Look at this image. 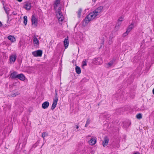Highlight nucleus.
Masks as SVG:
<instances>
[{
  "mask_svg": "<svg viewBox=\"0 0 154 154\" xmlns=\"http://www.w3.org/2000/svg\"><path fill=\"white\" fill-rule=\"evenodd\" d=\"M115 62V60H111L107 64L108 67H109L112 66L113 65Z\"/></svg>",
  "mask_w": 154,
  "mask_h": 154,
  "instance_id": "20",
  "label": "nucleus"
},
{
  "mask_svg": "<svg viewBox=\"0 0 154 154\" xmlns=\"http://www.w3.org/2000/svg\"><path fill=\"white\" fill-rule=\"evenodd\" d=\"M33 41L34 44L36 46L38 45L39 42L35 35L33 37Z\"/></svg>",
  "mask_w": 154,
  "mask_h": 154,
  "instance_id": "10",
  "label": "nucleus"
},
{
  "mask_svg": "<svg viewBox=\"0 0 154 154\" xmlns=\"http://www.w3.org/2000/svg\"><path fill=\"white\" fill-rule=\"evenodd\" d=\"M32 25H34L35 26H36L37 24V19L35 18L34 15L32 16Z\"/></svg>",
  "mask_w": 154,
  "mask_h": 154,
  "instance_id": "6",
  "label": "nucleus"
},
{
  "mask_svg": "<svg viewBox=\"0 0 154 154\" xmlns=\"http://www.w3.org/2000/svg\"><path fill=\"white\" fill-rule=\"evenodd\" d=\"M90 120L89 119H87L86 122V124L85 125V127H87L88 125L90 124Z\"/></svg>",
  "mask_w": 154,
  "mask_h": 154,
  "instance_id": "27",
  "label": "nucleus"
},
{
  "mask_svg": "<svg viewBox=\"0 0 154 154\" xmlns=\"http://www.w3.org/2000/svg\"><path fill=\"white\" fill-rule=\"evenodd\" d=\"M97 16L94 11L91 12L85 18L83 23H85L86 24H88L90 21L95 18Z\"/></svg>",
  "mask_w": 154,
  "mask_h": 154,
  "instance_id": "1",
  "label": "nucleus"
},
{
  "mask_svg": "<svg viewBox=\"0 0 154 154\" xmlns=\"http://www.w3.org/2000/svg\"><path fill=\"white\" fill-rule=\"evenodd\" d=\"M31 4L28 2H26L24 5V8L27 10H30L31 9Z\"/></svg>",
  "mask_w": 154,
  "mask_h": 154,
  "instance_id": "7",
  "label": "nucleus"
},
{
  "mask_svg": "<svg viewBox=\"0 0 154 154\" xmlns=\"http://www.w3.org/2000/svg\"><path fill=\"white\" fill-rule=\"evenodd\" d=\"M32 55L35 57H41L42 54V51L41 50H38L32 52Z\"/></svg>",
  "mask_w": 154,
  "mask_h": 154,
  "instance_id": "3",
  "label": "nucleus"
},
{
  "mask_svg": "<svg viewBox=\"0 0 154 154\" xmlns=\"http://www.w3.org/2000/svg\"><path fill=\"white\" fill-rule=\"evenodd\" d=\"M96 0H92V1H94V2H95L96 1Z\"/></svg>",
  "mask_w": 154,
  "mask_h": 154,
  "instance_id": "37",
  "label": "nucleus"
},
{
  "mask_svg": "<svg viewBox=\"0 0 154 154\" xmlns=\"http://www.w3.org/2000/svg\"><path fill=\"white\" fill-rule=\"evenodd\" d=\"M129 32H128L127 30L123 34V36L124 37L126 36L128 34Z\"/></svg>",
  "mask_w": 154,
  "mask_h": 154,
  "instance_id": "28",
  "label": "nucleus"
},
{
  "mask_svg": "<svg viewBox=\"0 0 154 154\" xmlns=\"http://www.w3.org/2000/svg\"><path fill=\"white\" fill-rule=\"evenodd\" d=\"M17 58V56L15 55H12L10 56V60L11 62H14Z\"/></svg>",
  "mask_w": 154,
  "mask_h": 154,
  "instance_id": "16",
  "label": "nucleus"
},
{
  "mask_svg": "<svg viewBox=\"0 0 154 154\" xmlns=\"http://www.w3.org/2000/svg\"><path fill=\"white\" fill-rule=\"evenodd\" d=\"M109 141V139L107 137H105L104 138L103 141V146L105 147L107 146Z\"/></svg>",
  "mask_w": 154,
  "mask_h": 154,
  "instance_id": "8",
  "label": "nucleus"
},
{
  "mask_svg": "<svg viewBox=\"0 0 154 154\" xmlns=\"http://www.w3.org/2000/svg\"><path fill=\"white\" fill-rule=\"evenodd\" d=\"M87 65V62L85 60L83 61L82 62V66H86Z\"/></svg>",
  "mask_w": 154,
  "mask_h": 154,
  "instance_id": "29",
  "label": "nucleus"
},
{
  "mask_svg": "<svg viewBox=\"0 0 154 154\" xmlns=\"http://www.w3.org/2000/svg\"><path fill=\"white\" fill-rule=\"evenodd\" d=\"M60 0H55L54 4V8L55 10H56L58 7L59 5L60 4Z\"/></svg>",
  "mask_w": 154,
  "mask_h": 154,
  "instance_id": "11",
  "label": "nucleus"
},
{
  "mask_svg": "<svg viewBox=\"0 0 154 154\" xmlns=\"http://www.w3.org/2000/svg\"><path fill=\"white\" fill-rule=\"evenodd\" d=\"M58 100V98L57 96V94L56 93L55 96V99L53 100V103L51 107V109L53 110L56 107L57 105V102Z\"/></svg>",
  "mask_w": 154,
  "mask_h": 154,
  "instance_id": "4",
  "label": "nucleus"
},
{
  "mask_svg": "<svg viewBox=\"0 0 154 154\" xmlns=\"http://www.w3.org/2000/svg\"><path fill=\"white\" fill-rule=\"evenodd\" d=\"M56 15L59 22H62L63 19V17L62 14L60 12V8H59L56 11Z\"/></svg>",
  "mask_w": 154,
  "mask_h": 154,
  "instance_id": "2",
  "label": "nucleus"
},
{
  "mask_svg": "<svg viewBox=\"0 0 154 154\" xmlns=\"http://www.w3.org/2000/svg\"><path fill=\"white\" fill-rule=\"evenodd\" d=\"M3 8H4L5 13L7 14V15H8L9 14V11L10 10V9L8 7L5 6H4Z\"/></svg>",
  "mask_w": 154,
  "mask_h": 154,
  "instance_id": "18",
  "label": "nucleus"
},
{
  "mask_svg": "<svg viewBox=\"0 0 154 154\" xmlns=\"http://www.w3.org/2000/svg\"><path fill=\"white\" fill-rule=\"evenodd\" d=\"M8 38L12 42H14L16 41V39L13 36L11 35H9L8 37Z\"/></svg>",
  "mask_w": 154,
  "mask_h": 154,
  "instance_id": "17",
  "label": "nucleus"
},
{
  "mask_svg": "<svg viewBox=\"0 0 154 154\" xmlns=\"http://www.w3.org/2000/svg\"><path fill=\"white\" fill-rule=\"evenodd\" d=\"M17 72L14 71L11 74L10 77L12 79H15L17 78Z\"/></svg>",
  "mask_w": 154,
  "mask_h": 154,
  "instance_id": "12",
  "label": "nucleus"
},
{
  "mask_svg": "<svg viewBox=\"0 0 154 154\" xmlns=\"http://www.w3.org/2000/svg\"><path fill=\"white\" fill-rule=\"evenodd\" d=\"M48 133L46 132H43L42 133V137L43 138V139H45V137L48 135Z\"/></svg>",
  "mask_w": 154,
  "mask_h": 154,
  "instance_id": "24",
  "label": "nucleus"
},
{
  "mask_svg": "<svg viewBox=\"0 0 154 154\" xmlns=\"http://www.w3.org/2000/svg\"><path fill=\"white\" fill-rule=\"evenodd\" d=\"M103 7L102 6H100L97 8L94 11L96 14V15L98 16L103 11Z\"/></svg>",
  "mask_w": 154,
  "mask_h": 154,
  "instance_id": "5",
  "label": "nucleus"
},
{
  "mask_svg": "<svg viewBox=\"0 0 154 154\" xmlns=\"http://www.w3.org/2000/svg\"><path fill=\"white\" fill-rule=\"evenodd\" d=\"M12 14L14 15H16L17 14V13L14 12H12Z\"/></svg>",
  "mask_w": 154,
  "mask_h": 154,
  "instance_id": "32",
  "label": "nucleus"
},
{
  "mask_svg": "<svg viewBox=\"0 0 154 154\" xmlns=\"http://www.w3.org/2000/svg\"><path fill=\"white\" fill-rule=\"evenodd\" d=\"M63 42L65 46V49H66L68 47L69 43L68 37V36L65 38Z\"/></svg>",
  "mask_w": 154,
  "mask_h": 154,
  "instance_id": "9",
  "label": "nucleus"
},
{
  "mask_svg": "<svg viewBox=\"0 0 154 154\" xmlns=\"http://www.w3.org/2000/svg\"><path fill=\"white\" fill-rule=\"evenodd\" d=\"M152 93L153 94H154V88L152 90Z\"/></svg>",
  "mask_w": 154,
  "mask_h": 154,
  "instance_id": "36",
  "label": "nucleus"
},
{
  "mask_svg": "<svg viewBox=\"0 0 154 154\" xmlns=\"http://www.w3.org/2000/svg\"><path fill=\"white\" fill-rule=\"evenodd\" d=\"M82 11V10L81 8L79 9L78 13V17L79 18L81 15V14Z\"/></svg>",
  "mask_w": 154,
  "mask_h": 154,
  "instance_id": "25",
  "label": "nucleus"
},
{
  "mask_svg": "<svg viewBox=\"0 0 154 154\" xmlns=\"http://www.w3.org/2000/svg\"><path fill=\"white\" fill-rule=\"evenodd\" d=\"M97 60L98 61H100V62L99 64H101L102 63L101 59L100 58H97Z\"/></svg>",
  "mask_w": 154,
  "mask_h": 154,
  "instance_id": "30",
  "label": "nucleus"
},
{
  "mask_svg": "<svg viewBox=\"0 0 154 154\" xmlns=\"http://www.w3.org/2000/svg\"><path fill=\"white\" fill-rule=\"evenodd\" d=\"M17 78L21 81H24L25 79L24 75L23 74L18 75Z\"/></svg>",
  "mask_w": 154,
  "mask_h": 154,
  "instance_id": "15",
  "label": "nucleus"
},
{
  "mask_svg": "<svg viewBox=\"0 0 154 154\" xmlns=\"http://www.w3.org/2000/svg\"><path fill=\"white\" fill-rule=\"evenodd\" d=\"M75 71L77 73L79 74L81 73V70L80 68L76 66L75 67Z\"/></svg>",
  "mask_w": 154,
  "mask_h": 154,
  "instance_id": "21",
  "label": "nucleus"
},
{
  "mask_svg": "<svg viewBox=\"0 0 154 154\" xmlns=\"http://www.w3.org/2000/svg\"><path fill=\"white\" fill-rule=\"evenodd\" d=\"M18 94H15V93H14V94H12V95H11V96L12 97H15L17 95H18Z\"/></svg>",
  "mask_w": 154,
  "mask_h": 154,
  "instance_id": "31",
  "label": "nucleus"
},
{
  "mask_svg": "<svg viewBox=\"0 0 154 154\" xmlns=\"http://www.w3.org/2000/svg\"><path fill=\"white\" fill-rule=\"evenodd\" d=\"M96 142V139L95 138H92L88 142L91 145L94 144Z\"/></svg>",
  "mask_w": 154,
  "mask_h": 154,
  "instance_id": "13",
  "label": "nucleus"
},
{
  "mask_svg": "<svg viewBox=\"0 0 154 154\" xmlns=\"http://www.w3.org/2000/svg\"><path fill=\"white\" fill-rule=\"evenodd\" d=\"M24 21L23 23L25 25H26L27 24V17L26 16H24L23 17Z\"/></svg>",
  "mask_w": 154,
  "mask_h": 154,
  "instance_id": "23",
  "label": "nucleus"
},
{
  "mask_svg": "<svg viewBox=\"0 0 154 154\" xmlns=\"http://www.w3.org/2000/svg\"><path fill=\"white\" fill-rule=\"evenodd\" d=\"M49 106V103L48 101L44 102L42 105V107L44 109H47Z\"/></svg>",
  "mask_w": 154,
  "mask_h": 154,
  "instance_id": "14",
  "label": "nucleus"
},
{
  "mask_svg": "<svg viewBox=\"0 0 154 154\" xmlns=\"http://www.w3.org/2000/svg\"><path fill=\"white\" fill-rule=\"evenodd\" d=\"M123 18L122 17H120L118 19V21H119V24L118 26H115V28H117V29L119 28V22H122L123 20Z\"/></svg>",
  "mask_w": 154,
  "mask_h": 154,
  "instance_id": "22",
  "label": "nucleus"
},
{
  "mask_svg": "<svg viewBox=\"0 0 154 154\" xmlns=\"http://www.w3.org/2000/svg\"><path fill=\"white\" fill-rule=\"evenodd\" d=\"M134 27V24L132 23L128 27L127 31L128 32H130L131 30Z\"/></svg>",
  "mask_w": 154,
  "mask_h": 154,
  "instance_id": "19",
  "label": "nucleus"
},
{
  "mask_svg": "<svg viewBox=\"0 0 154 154\" xmlns=\"http://www.w3.org/2000/svg\"><path fill=\"white\" fill-rule=\"evenodd\" d=\"M79 128V125H76V128L77 129H78Z\"/></svg>",
  "mask_w": 154,
  "mask_h": 154,
  "instance_id": "33",
  "label": "nucleus"
},
{
  "mask_svg": "<svg viewBox=\"0 0 154 154\" xmlns=\"http://www.w3.org/2000/svg\"><path fill=\"white\" fill-rule=\"evenodd\" d=\"M17 0L19 2H21L23 0Z\"/></svg>",
  "mask_w": 154,
  "mask_h": 154,
  "instance_id": "34",
  "label": "nucleus"
},
{
  "mask_svg": "<svg viewBox=\"0 0 154 154\" xmlns=\"http://www.w3.org/2000/svg\"><path fill=\"white\" fill-rule=\"evenodd\" d=\"M2 26V23L0 21V27H1Z\"/></svg>",
  "mask_w": 154,
  "mask_h": 154,
  "instance_id": "35",
  "label": "nucleus"
},
{
  "mask_svg": "<svg viewBox=\"0 0 154 154\" xmlns=\"http://www.w3.org/2000/svg\"><path fill=\"white\" fill-rule=\"evenodd\" d=\"M136 118L138 119H140L142 118V115L141 113H138L136 115Z\"/></svg>",
  "mask_w": 154,
  "mask_h": 154,
  "instance_id": "26",
  "label": "nucleus"
}]
</instances>
